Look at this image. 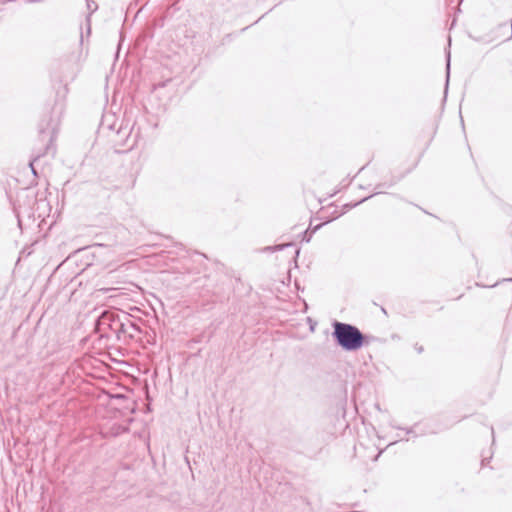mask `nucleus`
<instances>
[{
    "label": "nucleus",
    "mask_w": 512,
    "mask_h": 512,
    "mask_svg": "<svg viewBox=\"0 0 512 512\" xmlns=\"http://www.w3.org/2000/svg\"><path fill=\"white\" fill-rule=\"evenodd\" d=\"M332 327V337L343 350L356 351L363 346L365 336L356 326L335 321Z\"/></svg>",
    "instance_id": "f257e3e1"
},
{
    "label": "nucleus",
    "mask_w": 512,
    "mask_h": 512,
    "mask_svg": "<svg viewBox=\"0 0 512 512\" xmlns=\"http://www.w3.org/2000/svg\"><path fill=\"white\" fill-rule=\"evenodd\" d=\"M99 131L106 136H118L124 134L128 137L131 134V128L119 121L114 113L108 112L102 116Z\"/></svg>",
    "instance_id": "f03ea898"
},
{
    "label": "nucleus",
    "mask_w": 512,
    "mask_h": 512,
    "mask_svg": "<svg viewBox=\"0 0 512 512\" xmlns=\"http://www.w3.org/2000/svg\"><path fill=\"white\" fill-rule=\"evenodd\" d=\"M56 123L50 116L43 118L38 125L39 140L44 148V151L37 156L40 157L48 152L56 137Z\"/></svg>",
    "instance_id": "7ed1b4c3"
},
{
    "label": "nucleus",
    "mask_w": 512,
    "mask_h": 512,
    "mask_svg": "<svg viewBox=\"0 0 512 512\" xmlns=\"http://www.w3.org/2000/svg\"><path fill=\"white\" fill-rule=\"evenodd\" d=\"M97 324H98L99 328L108 327L110 330L117 332V333H119V332L126 333L127 332L128 324H124V322H122L119 319L118 314L111 312V311L102 312L101 315L98 317Z\"/></svg>",
    "instance_id": "20e7f679"
},
{
    "label": "nucleus",
    "mask_w": 512,
    "mask_h": 512,
    "mask_svg": "<svg viewBox=\"0 0 512 512\" xmlns=\"http://www.w3.org/2000/svg\"><path fill=\"white\" fill-rule=\"evenodd\" d=\"M86 5L88 9V15L86 17V25H87V33L89 34L91 31V15L97 11L98 4L94 0H86Z\"/></svg>",
    "instance_id": "39448f33"
},
{
    "label": "nucleus",
    "mask_w": 512,
    "mask_h": 512,
    "mask_svg": "<svg viewBox=\"0 0 512 512\" xmlns=\"http://www.w3.org/2000/svg\"><path fill=\"white\" fill-rule=\"evenodd\" d=\"M129 137H126L124 136V134H120L118 136H110L109 138L111 139L112 142H114V144L116 146H121V147H124V146H128V147H133L135 142H133L132 144H129Z\"/></svg>",
    "instance_id": "423d86ee"
},
{
    "label": "nucleus",
    "mask_w": 512,
    "mask_h": 512,
    "mask_svg": "<svg viewBox=\"0 0 512 512\" xmlns=\"http://www.w3.org/2000/svg\"><path fill=\"white\" fill-rule=\"evenodd\" d=\"M125 324H128L126 333H130L131 336H133L131 331L140 332L139 326L137 324H135L134 322L127 320V322Z\"/></svg>",
    "instance_id": "0eeeda50"
},
{
    "label": "nucleus",
    "mask_w": 512,
    "mask_h": 512,
    "mask_svg": "<svg viewBox=\"0 0 512 512\" xmlns=\"http://www.w3.org/2000/svg\"><path fill=\"white\" fill-rule=\"evenodd\" d=\"M446 69H447V79H446V88H447L448 82H449V73H450V54L447 55Z\"/></svg>",
    "instance_id": "6e6552de"
},
{
    "label": "nucleus",
    "mask_w": 512,
    "mask_h": 512,
    "mask_svg": "<svg viewBox=\"0 0 512 512\" xmlns=\"http://www.w3.org/2000/svg\"><path fill=\"white\" fill-rule=\"evenodd\" d=\"M391 427H393V428H395V429H400V430H402V427H400V426H396V425H393V424H391ZM403 430H404V428H403ZM405 431H406V433H407V434H413V433H414L413 428H406V429H405Z\"/></svg>",
    "instance_id": "1a4fd4ad"
},
{
    "label": "nucleus",
    "mask_w": 512,
    "mask_h": 512,
    "mask_svg": "<svg viewBox=\"0 0 512 512\" xmlns=\"http://www.w3.org/2000/svg\"><path fill=\"white\" fill-rule=\"evenodd\" d=\"M35 160H36V158H35L33 161H31L29 165H30V167H31V169H32V172L36 175V171H35V169H34V167H33V162H34Z\"/></svg>",
    "instance_id": "9d476101"
},
{
    "label": "nucleus",
    "mask_w": 512,
    "mask_h": 512,
    "mask_svg": "<svg viewBox=\"0 0 512 512\" xmlns=\"http://www.w3.org/2000/svg\"><path fill=\"white\" fill-rule=\"evenodd\" d=\"M380 454H382V450H380V451H379V453L376 455L375 460H377V459H378V457L380 456Z\"/></svg>",
    "instance_id": "9b49d317"
},
{
    "label": "nucleus",
    "mask_w": 512,
    "mask_h": 512,
    "mask_svg": "<svg viewBox=\"0 0 512 512\" xmlns=\"http://www.w3.org/2000/svg\"><path fill=\"white\" fill-rule=\"evenodd\" d=\"M320 226H321V225H317V226L313 229L312 233H313V232H315L318 228H320Z\"/></svg>",
    "instance_id": "f8f14e48"
},
{
    "label": "nucleus",
    "mask_w": 512,
    "mask_h": 512,
    "mask_svg": "<svg viewBox=\"0 0 512 512\" xmlns=\"http://www.w3.org/2000/svg\"><path fill=\"white\" fill-rule=\"evenodd\" d=\"M417 351H418L419 353H421V352L423 351V348H422V347H419V348H417Z\"/></svg>",
    "instance_id": "ddd939ff"
},
{
    "label": "nucleus",
    "mask_w": 512,
    "mask_h": 512,
    "mask_svg": "<svg viewBox=\"0 0 512 512\" xmlns=\"http://www.w3.org/2000/svg\"><path fill=\"white\" fill-rule=\"evenodd\" d=\"M310 237H311V235H310L308 238H305V240H306L307 242H310Z\"/></svg>",
    "instance_id": "4468645a"
},
{
    "label": "nucleus",
    "mask_w": 512,
    "mask_h": 512,
    "mask_svg": "<svg viewBox=\"0 0 512 512\" xmlns=\"http://www.w3.org/2000/svg\"><path fill=\"white\" fill-rule=\"evenodd\" d=\"M503 281H512V278L504 279Z\"/></svg>",
    "instance_id": "2eb2a0df"
}]
</instances>
